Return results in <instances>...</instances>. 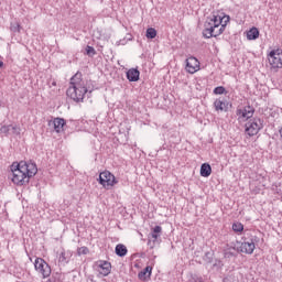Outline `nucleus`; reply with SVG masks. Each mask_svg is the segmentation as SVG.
<instances>
[{
	"label": "nucleus",
	"mask_w": 282,
	"mask_h": 282,
	"mask_svg": "<svg viewBox=\"0 0 282 282\" xmlns=\"http://www.w3.org/2000/svg\"><path fill=\"white\" fill-rule=\"evenodd\" d=\"M269 64L271 65L272 69H281L282 67V51L281 50H273L268 55Z\"/></svg>",
	"instance_id": "obj_9"
},
{
	"label": "nucleus",
	"mask_w": 282,
	"mask_h": 282,
	"mask_svg": "<svg viewBox=\"0 0 282 282\" xmlns=\"http://www.w3.org/2000/svg\"><path fill=\"white\" fill-rule=\"evenodd\" d=\"M257 241H259V238L257 236H252L250 234H247V236H243L241 238L240 247L238 248V252H242L245 254H252L254 252V249L257 248Z\"/></svg>",
	"instance_id": "obj_4"
},
{
	"label": "nucleus",
	"mask_w": 282,
	"mask_h": 282,
	"mask_svg": "<svg viewBox=\"0 0 282 282\" xmlns=\"http://www.w3.org/2000/svg\"><path fill=\"white\" fill-rule=\"evenodd\" d=\"M47 282H58L55 276H52L51 279L47 280Z\"/></svg>",
	"instance_id": "obj_32"
},
{
	"label": "nucleus",
	"mask_w": 282,
	"mask_h": 282,
	"mask_svg": "<svg viewBox=\"0 0 282 282\" xmlns=\"http://www.w3.org/2000/svg\"><path fill=\"white\" fill-rule=\"evenodd\" d=\"M213 94H215V96H221L224 94H228V91H226V87L217 86L216 88H214Z\"/></svg>",
	"instance_id": "obj_25"
},
{
	"label": "nucleus",
	"mask_w": 282,
	"mask_h": 282,
	"mask_svg": "<svg viewBox=\"0 0 282 282\" xmlns=\"http://www.w3.org/2000/svg\"><path fill=\"white\" fill-rule=\"evenodd\" d=\"M65 124H67V122L63 118L57 117V118H54V120H53V127H54V130L56 131V133L63 132Z\"/></svg>",
	"instance_id": "obj_15"
},
{
	"label": "nucleus",
	"mask_w": 282,
	"mask_h": 282,
	"mask_svg": "<svg viewBox=\"0 0 282 282\" xmlns=\"http://www.w3.org/2000/svg\"><path fill=\"white\" fill-rule=\"evenodd\" d=\"M58 262L63 263V265H65V263H69V252L62 251L58 258Z\"/></svg>",
	"instance_id": "obj_22"
},
{
	"label": "nucleus",
	"mask_w": 282,
	"mask_h": 282,
	"mask_svg": "<svg viewBox=\"0 0 282 282\" xmlns=\"http://www.w3.org/2000/svg\"><path fill=\"white\" fill-rule=\"evenodd\" d=\"M217 265V263L214 264V267Z\"/></svg>",
	"instance_id": "obj_35"
},
{
	"label": "nucleus",
	"mask_w": 282,
	"mask_h": 282,
	"mask_svg": "<svg viewBox=\"0 0 282 282\" xmlns=\"http://www.w3.org/2000/svg\"><path fill=\"white\" fill-rule=\"evenodd\" d=\"M3 65H4L3 61H0V67H3Z\"/></svg>",
	"instance_id": "obj_33"
},
{
	"label": "nucleus",
	"mask_w": 282,
	"mask_h": 282,
	"mask_svg": "<svg viewBox=\"0 0 282 282\" xmlns=\"http://www.w3.org/2000/svg\"><path fill=\"white\" fill-rule=\"evenodd\" d=\"M189 282H204V278H202V275L194 274L192 275Z\"/></svg>",
	"instance_id": "obj_30"
},
{
	"label": "nucleus",
	"mask_w": 282,
	"mask_h": 282,
	"mask_svg": "<svg viewBox=\"0 0 282 282\" xmlns=\"http://www.w3.org/2000/svg\"><path fill=\"white\" fill-rule=\"evenodd\" d=\"M99 273L102 274V276H109L111 274V263L107 261H100L98 264Z\"/></svg>",
	"instance_id": "obj_14"
},
{
	"label": "nucleus",
	"mask_w": 282,
	"mask_h": 282,
	"mask_svg": "<svg viewBox=\"0 0 282 282\" xmlns=\"http://www.w3.org/2000/svg\"><path fill=\"white\" fill-rule=\"evenodd\" d=\"M128 41H131V35H129Z\"/></svg>",
	"instance_id": "obj_34"
},
{
	"label": "nucleus",
	"mask_w": 282,
	"mask_h": 282,
	"mask_svg": "<svg viewBox=\"0 0 282 282\" xmlns=\"http://www.w3.org/2000/svg\"><path fill=\"white\" fill-rule=\"evenodd\" d=\"M115 252H116L117 257H127V253L129 252V250L127 249V247L124 245L119 243L116 246Z\"/></svg>",
	"instance_id": "obj_20"
},
{
	"label": "nucleus",
	"mask_w": 282,
	"mask_h": 282,
	"mask_svg": "<svg viewBox=\"0 0 282 282\" xmlns=\"http://www.w3.org/2000/svg\"><path fill=\"white\" fill-rule=\"evenodd\" d=\"M86 54L87 56H96V48H94V46H86Z\"/></svg>",
	"instance_id": "obj_28"
},
{
	"label": "nucleus",
	"mask_w": 282,
	"mask_h": 282,
	"mask_svg": "<svg viewBox=\"0 0 282 282\" xmlns=\"http://www.w3.org/2000/svg\"><path fill=\"white\" fill-rule=\"evenodd\" d=\"M77 254L80 257L82 254H89V248L87 247H79L77 249Z\"/></svg>",
	"instance_id": "obj_29"
},
{
	"label": "nucleus",
	"mask_w": 282,
	"mask_h": 282,
	"mask_svg": "<svg viewBox=\"0 0 282 282\" xmlns=\"http://www.w3.org/2000/svg\"><path fill=\"white\" fill-rule=\"evenodd\" d=\"M0 133H3L4 135H19V133H21V129L13 124L2 126L0 128Z\"/></svg>",
	"instance_id": "obj_12"
},
{
	"label": "nucleus",
	"mask_w": 282,
	"mask_h": 282,
	"mask_svg": "<svg viewBox=\"0 0 282 282\" xmlns=\"http://www.w3.org/2000/svg\"><path fill=\"white\" fill-rule=\"evenodd\" d=\"M223 282H235V276L228 275V276L223 279Z\"/></svg>",
	"instance_id": "obj_31"
},
{
	"label": "nucleus",
	"mask_w": 282,
	"mask_h": 282,
	"mask_svg": "<svg viewBox=\"0 0 282 282\" xmlns=\"http://www.w3.org/2000/svg\"><path fill=\"white\" fill-rule=\"evenodd\" d=\"M239 256V248L228 247L224 250V257L226 259H237Z\"/></svg>",
	"instance_id": "obj_16"
},
{
	"label": "nucleus",
	"mask_w": 282,
	"mask_h": 282,
	"mask_svg": "<svg viewBox=\"0 0 282 282\" xmlns=\"http://www.w3.org/2000/svg\"><path fill=\"white\" fill-rule=\"evenodd\" d=\"M213 173V167L208 163H203L200 165V176L202 177H210Z\"/></svg>",
	"instance_id": "obj_19"
},
{
	"label": "nucleus",
	"mask_w": 282,
	"mask_h": 282,
	"mask_svg": "<svg viewBox=\"0 0 282 282\" xmlns=\"http://www.w3.org/2000/svg\"><path fill=\"white\" fill-rule=\"evenodd\" d=\"M230 23V15H212L208 17L204 23L203 36L204 39H217L226 32V25Z\"/></svg>",
	"instance_id": "obj_2"
},
{
	"label": "nucleus",
	"mask_w": 282,
	"mask_h": 282,
	"mask_svg": "<svg viewBox=\"0 0 282 282\" xmlns=\"http://www.w3.org/2000/svg\"><path fill=\"white\" fill-rule=\"evenodd\" d=\"M12 182L17 186H28L30 180L39 173L36 163H28L25 161L14 162L11 165Z\"/></svg>",
	"instance_id": "obj_1"
},
{
	"label": "nucleus",
	"mask_w": 282,
	"mask_h": 282,
	"mask_svg": "<svg viewBox=\"0 0 282 282\" xmlns=\"http://www.w3.org/2000/svg\"><path fill=\"white\" fill-rule=\"evenodd\" d=\"M236 116H238V120H250L254 116V108L252 106H245L242 109L236 110Z\"/></svg>",
	"instance_id": "obj_10"
},
{
	"label": "nucleus",
	"mask_w": 282,
	"mask_h": 282,
	"mask_svg": "<svg viewBox=\"0 0 282 282\" xmlns=\"http://www.w3.org/2000/svg\"><path fill=\"white\" fill-rule=\"evenodd\" d=\"M162 226L156 225L155 227L151 228V232L149 235L148 246H150L151 250L155 248L162 241Z\"/></svg>",
	"instance_id": "obj_8"
},
{
	"label": "nucleus",
	"mask_w": 282,
	"mask_h": 282,
	"mask_svg": "<svg viewBox=\"0 0 282 282\" xmlns=\"http://www.w3.org/2000/svg\"><path fill=\"white\" fill-rule=\"evenodd\" d=\"M126 76L129 83H138L140 80V70L138 68H130Z\"/></svg>",
	"instance_id": "obj_13"
},
{
	"label": "nucleus",
	"mask_w": 282,
	"mask_h": 282,
	"mask_svg": "<svg viewBox=\"0 0 282 282\" xmlns=\"http://www.w3.org/2000/svg\"><path fill=\"white\" fill-rule=\"evenodd\" d=\"M0 107H1V102H0Z\"/></svg>",
	"instance_id": "obj_36"
},
{
	"label": "nucleus",
	"mask_w": 282,
	"mask_h": 282,
	"mask_svg": "<svg viewBox=\"0 0 282 282\" xmlns=\"http://www.w3.org/2000/svg\"><path fill=\"white\" fill-rule=\"evenodd\" d=\"M259 36V29L258 28H252L251 30L248 31L247 33V39L249 41H257V37Z\"/></svg>",
	"instance_id": "obj_21"
},
{
	"label": "nucleus",
	"mask_w": 282,
	"mask_h": 282,
	"mask_svg": "<svg viewBox=\"0 0 282 282\" xmlns=\"http://www.w3.org/2000/svg\"><path fill=\"white\" fill-rule=\"evenodd\" d=\"M34 268L39 274H42L43 279H48L52 274V267L43 258L35 259Z\"/></svg>",
	"instance_id": "obj_7"
},
{
	"label": "nucleus",
	"mask_w": 282,
	"mask_h": 282,
	"mask_svg": "<svg viewBox=\"0 0 282 282\" xmlns=\"http://www.w3.org/2000/svg\"><path fill=\"white\" fill-rule=\"evenodd\" d=\"M152 272H153V268L148 265L138 273V279H140V281H147V276L148 279H151Z\"/></svg>",
	"instance_id": "obj_17"
},
{
	"label": "nucleus",
	"mask_w": 282,
	"mask_h": 282,
	"mask_svg": "<svg viewBox=\"0 0 282 282\" xmlns=\"http://www.w3.org/2000/svg\"><path fill=\"white\" fill-rule=\"evenodd\" d=\"M234 232H243V224L241 223H234L232 224Z\"/></svg>",
	"instance_id": "obj_26"
},
{
	"label": "nucleus",
	"mask_w": 282,
	"mask_h": 282,
	"mask_svg": "<svg viewBox=\"0 0 282 282\" xmlns=\"http://www.w3.org/2000/svg\"><path fill=\"white\" fill-rule=\"evenodd\" d=\"M214 107L216 111H228V102L221 100V98L214 101Z\"/></svg>",
	"instance_id": "obj_18"
},
{
	"label": "nucleus",
	"mask_w": 282,
	"mask_h": 282,
	"mask_svg": "<svg viewBox=\"0 0 282 282\" xmlns=\"http://www.w3.org/2000/svg\"><path fill=\"white\" fill-rule=\"evenodd\" d=\"M147 39H155L158 31L154 28H149L145 33Z\"/></svg>",
	"instance_id": "obj_24"
},
{
	"label": "nucleus",
	"mask_w": 282,
	"mask_h": 282,
	"mask_svg": "<svg viewBox=\"0 0 282 282\" xmlns=\"http://www.w3.org/2000/svg\"><path fill=\"white\" fill-rule=\"evenodd\" d=\"M10 30L13 34H19L21 32V24L19 22H11Z\"/></svg>",
	"instance_id": "obj_23"
},
{
	"label": "nucleus",
	"mask_w": 282,
	"mask_h": 282,
	"mask_svg": "<svg viewBox=\"0 0 282 282\" xmlns=\"http://www.w3.org/2000/svg\"><path fill=\"white\" fill-rule=\"evenodd\" d=\"M263 129V120L261 118H253L250 119L246 124H245V131L247 135L252 138L253 135H257L259 131Z\"/></svg>",
	"instance_id": "obj_5"
},
{
	"label": "nucleus",
	"mask_w": 282,
	"mask_h": 282,
	"mask_svg": "<svg viewBox=\"0 0 282 282\" xmlns=\"http://www.w3.org/2000/svg\"><path fill=\"white\" fill-rule=\"evenodd\" d=\"M98 182L107 191H109L111 186H116V184H118V180H116V176L109 171L101 172L99 174Z\"/></svg>",
	"instance_id": "obj_6"
},
{
	"label": "nucleus",
	"mask_w": 282,
	"mask_h": 282,
	"mask_svg": "<svg viewBox=\"0 0 282 282\" xmlns=\"http://www.w3.org/2000/svg\"><path fill=\"white\" fill-rule=\"evenodd\" d=\"M213 257L214 253L210 251L205 252L203 260L205 261V263H213Z\"/></svg>",
	"instance_id": "obj_27"
},
{
	"label": "nucleus",
	"mask_w": 282,
	"mask_h": 282,
	"mask_svg": "<svg viewBox=\"0 0 282 282\" xmlns=\"http://www.w3.org/2000/svg\"><path fill=\"white\" fill-rule=\"evenodd\" d=\"M87 86L83 80V73L77 72L69 82V87L66 90V96L74 100V102H83L85 94H87Z\"/></svg>",
	"instance_id": "obj_3"
},
{
	"label": "nucleus",
	"mask_w": 282,
	"mask_h": 282,
	"mask_svg": "<svg viewBox=\"0 0 282 282\" xmlns=\"http://www.w3.org/2000/svg\"><path fill=\"white\" fill-rule=\"evenodd\" d=\"M185 69L186 72H188V74H195V72L199 69V61L197 59V57H188L186 59Z\"/></svg>",
	"instance_id": "obj_11"
}]
</instances>
